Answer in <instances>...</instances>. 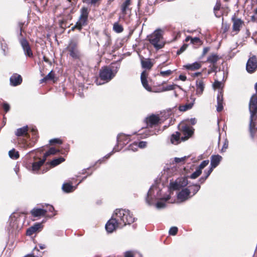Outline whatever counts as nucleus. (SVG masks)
I'll return each mask as SVG.
<instances>
[{
  "mask_svg": "<svg viewBox=\"0 0 257 257\" xmlns=\"http://www.w3.org/2000/svg\"><path fill=\"white\" fill-rule=\"evenodd\" d=\"M113 214L117 221H119V224L122 227L127 224H130L135 221L133 215L128 210L116 209Z\"/></svg>",
  "mask_w": 257,
  "mask_h": 257,
  "instance_id": "nucleus-1",
  "label": "nucleus"
},
{
  "mask_svg": "<svg viewBox=\"0 0 257 257\" xmlns=\"http://www.w3.org/2000/svg\"><path fill=\"white\" fill-rule=\"evenodd\" d=\"M155 191L157 192V194L155 196V197L156 199L157 200H162L167 202L171 198V196L169 194H166L163 195H162L161 190H160V189H159L157 187V186L153 185L149 190L147 194V197L146 198V202L150 205L153 204V201L151 200V199L153 194L154 193Z\"/></svg>",
  "mask_w": 257,
  "mask_h": 257,
  "instance_id": "nucleus-2",
  "label": "nucleus"
},
{
  "mask_svg": "<svg viewBox=\"0 0 257 257\" xmlns=\"http://www.w3.org/2000/svg\"><path fill=\"white\" fill-rule=\"evenodd\" d=\"M89 12L90 10L88 8L85 7L81 8L80 11V15L78 21L76 22L75 25L72 28V30L75 28L81 30L83 26H86L87 24Z\"/></svg>",
  "mask_w": 257,
  "mask_h": 257,
  "instance_id": "nucleus-3",
  "label": "nucleus"
},
{
  "mask_svg": "<svg viewBox=\"0 0 257 257\" xmlns=\"http://www.w3.org/2000/svg\"><path fill=\"white\" fill-rule=\"evenodd\" d=\"M117 71L113 72L111 69L109 67H105L102 68L99 73V77L100 80L102 81V82H98V80H97L96 81L97 85H101L105 83L109 82L111 80L115 75Z\"/></svg>",
  "mask_w": 257,
  "mask_h": 257,
  "instance_id": "nucleus-4",
  "label": "nucleus"
},
{
  "mask_svg": "<svg viewBox=\"0 0 257 257\" xmlns=\"http://www.w3.org/2000/svg\"><path fill=\"white\" fill-rule=\"evenodd\" d=\"M130 135H125L123 134H119L117 137V145L114 147L112 152L107 154L104 157V158H102V159H100L98 161L100 162V163H101L104 158H108L113 152L119 151L120 150V149L119 148V145L121 146V148H122L123 145L128 143V142L130 141Z\"/></svg>",
  "mask_w": 257,
  "mask_h": 257,
  "instance_id": "nucleus-5",
  "label": "nucleus"
},
{
  "mask_svg": "<svg viewBox=\"0 0 257 257\" xmlns=\"http://www.w3.org/2000/svg\"><path fill=\"white\" fill-rule=\"evenodd\" d=\"M249 110L250 112L249 128L250 131L254 127L255 124L253 122L254 116L257 113V96L253 95L250 99L249 103Z\"/></svg>",
  "mask_w": 257,
  "mask_h": 257,
  "instance_id": "nucleus-6",
  "label": "nucleus"
},
{
  "mask_svg": "<svg viewBox=\"0 0 257 257\" xmlns=\"http://www.w3.org/2000/svg\"><path fill=\"white\" fill-rule=\"evenodd\" d=\"M148 38L150 43L155 48L159 49L163 47V45L160 42V40L162 38V35L160 30L155 31Z\"/></svg>",
  "mask_w": 257,
  "mask_h": 257,
  "instance_id": "nucleus-7",
  "label": "nucleus"
},
{
  "mask_svg": "<svg viewBox=\"0 0 257 257\" xmlns=\"http://www.w3.org/2000/svg\"><path fill=\"white\" fill-rule=\"evenodd\" d=\"M70 56L73 59H78L80 56V53L78 48V43L74 40H71L66 48Z\"/></svg>",
  "mask_w": 257,
  "mask_h": 257,
  "instance_id": "nucleus-8",
  "label": "nucleus"
},
{
  "mask_svg": "<svg viewBox=\"0 0 257 257\" xmlns=\"http://www.w3.org/2000/svg\"><path fill=\"white\" fill-rule=\"evenodd\" d=\"M123 227L119 224V221L112 214L111 218L105 224V229L108 232L111 233L117 228H121Z\"/></svg>",
  "mask_w": 257,
  "mask_h": 257,
  "instance_id": "nucleus-9",
  "label": "nucleus"
},
{
  "mask_svg": "<svg viewBox=\"0 0 257 257\" xmlns=\"http://www.w3.org/2000/svg\"><path fill=\"white\" fill-rule=\"evenodd\" d=\"M188 184V180L186 178H179L175 182L170 183V188L173 190H179L187 186Z\"/></svg>",
  "mask_w": 257,
  "mask_h": 257,
  "instance_id": "nucleus-10",
  "label": "nucleus"
},
{
  "mask_svg": "<svg viewBox=\"0 0 257 257\" xmlns=\"http://www.w3.org/2000/svg\"><path fill=\"white\" fill-rule=\"evenodd\" d=\"M246 69L249 73L254 72L257 69V58L255 56H253L248 59L246 65Z\"/></svg>",
  "mask_w": 257,
  "mask_h": 257,
  "instance_id": "nucleus-11",
  "label": "nucleus"
},
{
  "mask_svg": "<svg viewBox=\"0 0 257 257\" xmlns=\"http://www.w3.org/2000/svg\"><path fill=\"white\" fill-rule=\"evenodd\" d=\"M7 228L9 231L11 233L18 231L20 229L18 219L15 217H11Z\"/></svg>",
  "mask_w": 257,
  "mask_h": 257,
  "instance_id": "nucleus-12",
  "label": "nucleus"
},
{
  "mask_svg": "<svg viewBox=\"0 0 257 257\" xmlns=\"http://www.w3.org/2000/svg\"><path fill=\"white\" fill-rule=\"evenodd\" d=\"M190 194L191 191L188 188L182 189L177 194V198L181 202L185 201L192 197Z\"/></svg>",
  "mask_w": 257,
  "mask_h": 257,
  "instance_id": "nucleus-13",
  "label": "nucleus"
},
{
  "mask_svg": "<svg viewBox=\"0 0 257 257\" xmlns=\"http://www.w3.org/2000/svg\"><path fill=\"white\" fill-rule=\"evenodd\" d=\"M181 131L184 136L181 138V140L182 141L188 139L193 133L192 127L187 125L182 126Z\"/></svg>",
  "mask_w": 257,
  "mask_h": 257,
  "instance_id": "nucleus-14",
  "label": "nucleus"
},
{
  "mask_svg": "<svg viewBox=\"0 0 257 257\" xmlns=\"http://www.w3.org/2000/svg\"><path fill=\"white\" fill-rule=\"evenodd\" d=\"M205 83L204 81V79H197L196 81V94L198 96H200L202 94L204 88Z\"/></svg>",
  "mask_w": 257,
  "mask_h": 257,
  "instance_id": "nucleus-15",
  "label": "nucleus"
},
{
  "mask_svg": "<svg viewBox=\"0 0 257 257\" xmlns=\"http://www.w3.org/2000/svg\"><path fill=\"white\" fill-rule=\"evenodd\" d=\"M148 76V73L146 71H144L142 72L141 75V82L143 87L148 91H153L152 88L148 85V81L147 79Z\"/></svg>",
  "mask_w": 257,
  "mask_h": 257,
  "instance_id": "nucleus-16",
  "label": "nucleus"
},
{
  "mask_svg": "<svg viewBox=\"0 0 257 257\" xmlns=\"http://www.w3.org/2000/svg\"><path fill=\"white\" fill-rule=\"evenodd\" d=\"M223 94L221 90H219L218 94L217 97V106H216V110L218 112H220L222 110L223 108Z\"/></svg>",
  "mask_w": 257,
  "mask_h": 257,
  "instance_id": "nucleus-17",
  "label": "nucleus"
},
{
  "mask_svg": "<svg viewBox=\"0 0 257 257\" xmlns=\"http://www.w3.org/2000/svg\"><path fill=\"white\" fill-rule=\"evenodd\" d=\"M232 20L233 22L232 30L237 33L240 31V29L242 26L243 22L240 19L233 18Z\"/></svg>",
  "mask_w": 257,
  "mask_h": 257,
  "instance_id": "nucleus-18",
  "label": "nucleus"
},
{
  "mask_svg": "<svg viewBox=\"0 0 257 257\" xmlns=\"http://www.w3.org/2000/svg\"><path fill=\"white\" fill-rule=\"evenodd\" d=\"M22 82V78L21 75L17 74H13L10 77V83L12 86H17Z\"/></svg>",
  "mask_w": 257,
  "mask_h": 257,
  "instance_id": "nucleus-19",
  "label": "nucleus"
},
{
  "mask_svg": "<svg viewBox=\"0 0 257 257\" xmlns=\"http://www.w3.org/2000/svg\"><path fill=\"white\" fill-rule=\"evenodd\" d=\"M42 227V224L40 223H36L34 225L29 227L26 232L27 235L30 236L36 232L38 230Z\"/></svg>",
  "mask_w": 257,
  "mask_h": 257,
  "instance_id": "nucleus-20",
  "label": "nucleus"
},
{
  "mask_svg": "<svg viewBox=\"0 0 257 257\" xmlns=\"http://www.w3.org/2000/svg\"><path fill=\"white\" fill-rule=\"evenodd\" d=\"M159 120V116L156 115H152L146 118L147 124L151 126L158 124Z\"/></svg>",
  "mask_w": 257,
  "mask_h": 257,
  "instance_id": "nucleus-21",
  "label": "nucleus"
},
{
  "mask_svg": "<svg viewBox=\"0 0 257 257\" xmlns=\"http://www.w3.org/2000/svg\"><path fill=\"white\" fill-rule=\"evenodd\" d=\"M47 212L46 209L37 208H34L31 211V213L34 217L44 216Z\"/></svg>",
  "mask_w": 257,
  "mask_h": 257,
  "instance_id": "nucleus-22",
  "label": "nucleus"
},
{
  "mask_svg": "<svg viewBox=\"0 0 257 257\" xmlns=\"http://www.w3.org/2000/svg\"><path fill=\"white\" fill-rule=\"evenodd\" d=\"M222 157L219 155H213L211 157V167L213 168H216L220 163Z\"/></svg>",
  "mask_w": 257,
  "mask_h": 257,
  "instance_id": "nucleus-23",
  "label": "nucleus"
},
{
  "mask_svg": "<svg viewBox=\"0 0 257 257\" xmlns=\"http://www.w3.org/2000/svg\"><path fill=\"white\" fill-rule=\"evenodd\" d=\"M220 59V57L216 54H211L207 59L206 62L210 64H216L217 61Z\"/></svg>",
  "mask_w": 257,
  "mask_h": 257,
  "instance_id": "nucleus-24",
  "label": "nucleus"
},
{
  "mask_svg": "<svg viewBox=\"0 0 257 257\" xmlns=\"http://www.w3.org/2000/svg\"><path fill=\"white\" fill-rule=\"evenodd\" d=\"M131 5V0H125L121 6V12L122 14L124 16L126 14L128 10H130L129 7Z\"/></svg>",
  "mask_w": 257,
  "mask_h": 257,
  "instance_id": "nucleus-25",
  "label": "nucleus"
},
{
  "mask_svg": "<svg viewBox=\"0 0 257 257\" xmlns=\"http://www.w3.org/2000/svg\"><path fill=\"white\" fill-rule=\"evenodd\" d=\"M28 131V126H25L22 127L18 128L15 133V134L18 137L25 136L27 135Z\"/></svg>",
  "mask_w": 257,
  "mask_h": 257,
  "instance_id": "nucleus-26",
  "label": "nucleus"
},
{
  "mask_svg": "<svg viewBox=\"0 0 257 257\" xmlns=\"http://www.w3.org/2000/svg\"><path fill=\"white\" fill-rule=\"evenodd\" d=\"M45 161L46 160L43 158V159L40 160L38 162L33 163L32 171L34 172L38 171L39 170L41 166H42L43 165Z\"/></svg>",
  "mask_w": 257,
  "mask_h": 257,
  "instance_id": "nucleus-27",
  "label": "nucleus"
},
{
  "mask_svg": "<svg viewBox=\"0 0 257 257\" xmlns=\"http://www.w3.org/2000/svg\"><path fill=\"white\" fill-rule=\"evenodd\" d=\"M180 133L178 132H176L175 134H173L171 137V142L172 144L177 145L180 143Z\"/></svg>",
  "mask_w": 257,
  "mask_h": 257,
  "instance_id": "nucleus-28",
  "label": "nucleus"
},
{
  "mask_svg": "<svg viewBox=\"0 0 257 257\" xmlns=\"http://www.w3.org/2000/svg\"><path fill=\"white\" fill-rule=\"evenodd\" d=\"M201 66L200 63L195 62L192 64H187L185 66L187 69L190 70H195L199 69Z\"/></svg>",
  "mask_w": 257,
  "mask_h": 257,
  "instance_id": "nucleus-29",
  "label": "nucleus"
},
{
  "mask_svg": "<svg viewBox=\"0 0 257 257\" xmlns=\"http://www.w3.org/2000/svg\"><path fill=\"white\" fill-rule=\"evenodd\" d=\"M63 190L66 193H69L74 191L76 187L73 186L72 185L69 183H64L62 185Z\"/></svg>",
  "mask_w": 257,
  "mask_h": 257,
  "instance_id": "nucleus-30",
  "label": "nucleus"
},
{
  "mask_svg": "<svg viewBox=\"0 0 257 257\" xmlns=\"http://www.w3.org/2000/svg\"><path fill=\"white\" fill-rule=\"evenodd\" d=\"M60 152L59 150L54 148H51L47 152H46L43 156V158L46 160L47 158L51 155H55Z\"/></svg>",
  "mask_w": 257,
  "mask_h": 257,
  "instance_id": "nucleus-31",
  "label": "nucleus"
},
{
  "mask_svg": "<svg viewBox=\"0 0 257 257\" xmlns=\"http://www.w3.org/2000/svg\"><path fill=\"white\" fill-rule=\"evenodd\" d=\"M142 66L143 68L150 69L153 66V64L149 60H141Z\"/></svg>",
  "mask_w": 257,
  "mask_h": 257,
  "instance_id": "nucleus-32",
  "label": "nucleus"
},
{
  "mask_svg": "<svg viewBox=\"0 0 257 257\" xmlns=\"http://www.w3.org/2000/svg\"><path fill=\"white\" fill-rule=\"evenodd\" d=\"M9 156L11 159L16 160L19 157V153L15 149H13L9 152Z\"/></svg>",
  "mask_w": 257,
  "mask_h": 257,
  "instance_id": "nucleus-33",
  "label": "nucleus"
},
{
  "mask_svg": "<svg viewBox=\"0 0 257 257\" xmlns=\"http://www.w3.org/2000/svg\"><path fill=\"white\" fill-rule=\"evenodd\" d=\"M64 161V159L62 157H60L54 159L50 163V164L51 165V166L55 167Z\"/></svg>",
  "mask_w": 257,
  "mask_h": 257,
  "instance_id": "nucleus-34",
  "label": "nucleus"
},
{
  "mask_svg": "<svg viewBox=\"0 0 257 257\" xmlns=\"http://www.w3.org/2000/svg\"><path fill=\"white\" fill-rule=\"evenodd\" d=\"M113 30L116 33H119L123 31V28L121 25H119L118 23H115L113 24Z\"/></svg>",
  "mask_w": 257,
  "mask_h": 257,
  "instance_id": "nucleus-35",
  "label": "nucleus"
},
{
  "mask_svg": "<svg viewBox=\"0 0 257 257\" xmlns=\"http://www.w3.org/2000/svg\"><path fill=\"white\" fill-rule=\"evenodd\" d=\"M193 103H188L184 105H181L179 107V110L181 111H186L190 108H191L193 106Z\"/></svg>",
  "mask_w": 257,
  "mask_h": 257,
  "instance_id": "nucleus-36",
  "label": "nucleus"
},
{
  "mask_svg": "<svg viewBox=\"0 0 257 257\" xmlns=\"http://www.w3.org/2000/svg\"><path fill=\"white\" fill-rule=\"evenodd\" d=\"M20 43L23 50L25 49H27V47L30 46L28 42L25 38H22L20 39Z\"/></svg>",
  "mask_w": 257,
  "mask_h": 257,
  "instance_id": "nucleus-37",
  "label": "nucleus"
},
{
  "mask_svg": "<svg viewBox=\"0 0 257 257\" xmlns=\"http://www.w3.org/2000/svg\"><path fill=\"white\" fill-rule=\"evenodd\" d=\"M221 4L220 2H217L215 7H214V12L215 16L216 17H219L220 15L218 13V11L220 10Z\"/></svg>",
  "mask_w": 257,
  "mask_h": 257,
  "instance_id": "nucleus-38",
  "label": "nucleus"
},
{
  "mask_svg": "<svg viewBox=\"0 0 257 257\" xmlns=\"http://www.w3.org/2000/svg\"><path fill=\"white\" fill-rule=\"evenodd\" d=\"M191 43L196 45H201L202 44L201 40L198 37H194L191 39Z\"/></svg>",
  "mask_w": 257,
  "mask_h": 257,
  "instance_id": "nucleus-39",
  "label": "nucleus"
},
{
  "mask_svg": "<svg viewBox=\"0 0 257 257\" xmlns=\"http://www.w3.org/2000/svg\"><path fill=\"white\" fill-rule=\"evenodd\" d=\"M201 173L202 171L197 168L196 171L191 175L190 178L193 179H196L201 175Z\"/></svg>",
  "mask_w": 257,
  "mask_h": 257,
  "instance_id": "nucleus-40",
  "label": "nucleus"
},
{
  "mask_svg": "<svg viewBox=\"0 0 257 257\" xmlns=\"http://www.w3.org/2000/svg\"><path fill=\"white\" fill-rule=\"evenodd\" d=\"M166 206V202L162 200H160L156 204V207L158 209L164 208Z\"/></svg>",
  "mask_w": 257,
  "mask_h": 257,
  "instance_id": "nucleus-41",
  "label": "nucleus"
},
{
  "mask_svg": "<svg viewBox=\"0 0 257 257\" xmlns=\"http://www.w3.org/2000/svg\"><path fill=\"white\" fill-rule=\"evenodd\" d=\"M138 148V143L135 142L133 144H131L128 146V150L132 151L133 152H135V151H137Z\"/></svg>",
  "mask_w": 257,
  "mask_h": 257,
  "instance_id": "nucleus-42",
  "label": "nucleus"
},
{
  "mask_svg": "<svg viewBox=\"0 0 257 257\" xmlns=\"http://www.w3.org/2000/svg\"><path fill=\"white\" fill-rule=\"evenodd\" d=\"M25 54L30 57H31L33 56V53L32 52L30 46L27 48V49H25L23 50Z\"/></svg>",
  "mask_w": 257,
  "mask_h": 257,
  "instance_id": "nucleus-43",
  "label": "nucleus"
},
{
  "mask_svg": "<svg viewBox=\"0 0 257 257\" xmlns=\"http://www.w3.org/2000/svg\"><path fill=\"white\" fill-rule=\"evenodd\" d=\"M209 164V160H205L203 161L197 168L199 170H200L201 171L203 169H204L208 164Z\"/></svg>",
  "mask_w": 257,
  "mask_h": 257,
  "instance_id": "nucleus-44",
  "label": "nucleus"
},
{
  "mask_svg": "<svg viewBox=\"0 0 257 257\" xmlns=\"http://www.w3.org/2000/svg\"><path fill=\"white\" fill-rule=\"evenodd\" d=\"M178 232V228L175 226H173L170 228L169 233L170 235H175Z\"/></svg>",
  "mask_w": 257,
  "mask_h": 257,
  "instance_id": "nucleus-45",
  "label": "nucleus"
},
{
  "mask_svg": "<svg viewBox=\"0 0 257 257\" xmlns=\"http://www.w3.org/2000/svg\"><path fill=\"white\" fill-rule=\"evenodd\" d=\"M188 44H184L177 52V55H180L186 50L188 47Z\"/></svg>",
  "mask_w": 257,
  "mask_h": 257,
  "instance_id": "nucleus-46",
  "label": "nucleus"
},
{
  "mask_svg": "<svg viewBox=\"0 0 257 257\" xmlns=\"http://www.w3.org/2000/svg\"><path fill=\"white\" fill-rule=\"evenodd\" d=\"M175 85H169L167 86L163 87L162 88V91H166L173 90L175 88Z\"/></svg>",
  "mask_w": 257,
  "mask_h": 257,
  "instance_id": "nucleus-47",
  "label": "nucleus"
},
{
  "mask_svg": "<svg viewBox=\"0 0 257 257\" xmlns=\"http://www.w3.org/2000/svg\"><path fill=\"white\" fill-rule=\"evenodd\" d=\"M200 186L198 184H195L193 185V188L192 190L193 195L192 196L194 195L200 189Z\"/></svg>",
  "mask_w": 257,
  "mask_h": 257,
  "instance_id": "nucleus-48",
  "label": "nucleus"
},
{
  "mask_svg": "<svg viewBox=\"0 0 257 257\" xmlns=\"http://www.w3.org/2000/svg\"><path fill=\"white\" fill-rule=\"evenodd\" d=\"M172 73V71L168 70L166 71H162L160 72V75L162 76H167L171 75Z\"/></svg>",
  "mask_w": 257,
  "mask_h": 257,
  "instance_id": "nucleus-49",
  "label": "nucleus"
},
{
  "mask_svg": "<svg viewBox=\"0 0 257 257\" xmlns=\"http://www.w3.org/2000/svg\"><path fill=\"white\" fill-rule=\"evenodd\" d=\"M209 67L210 69L208 71L209 73H210L213 72H216L218 68L216 64H211V65Z\"/></svg>",
  "mask_w": 257,
  "mask_h": 257,
  "instance_id": "nucleus-50",
  "label": "nucleus"
},
{
  "mask_svg": "<svg viewBox=\"0 0 257 257\" xmlns=\"http://www.w3.org/2000/svg\"><path fill=\"white\" fill-rule=\"evenodd\" d=\"M135 254L132 251H126L124 253V257H135Z\"/></svg>",
  "mask_w": 257,
  "mask_h": 257,
  "instance_id": "nucleus-51",
  "label": "nucleus"
},
{
  "mask_svg": "<svg viewBox=\"0 0 257 257\" xmlns=\"http://www.w3.org/2000/svg\"><path fill=\"white\" fill-rule=\"evenodd\" d=\"M100 1V0H85V2L88 5H91L93 6H95Z\"/></svg>",
  "mask_w": 257,
  "mask_h": 257,
  "instance_id": "nucleus-52",
  "label": "nucleus"
},
{
  "mask_svg": "<svg viewBox=\"0 0 257 257\" xmlns=\"http://www.w3.org/2000/svg\"><path fill=\"white\" fill-rule=\"evenodd\" d=\"M213 87L215 88L220 89L222 87V82L217 80H215L214 84Z\"/></svg>",
  "mask_w": 257,
  "mask_h": 257,
  "instance_id": "nucleus-53",
  "label": "nucleus"
},
{
  "mask_svg": "<svg viewBox=\"0 0 257 257\" xmlns=\"http://www.w3.org/2000/svg\"><path fill=\"white\" fill-rule=\"evenodd\" d=\"M147 143L145 141H141L138 143V147L140 148L143 149L147 147Z\"/></svg>",
  "mask_w": 257,
  "mask_h": 257,
  "instance_id": "nucleus-54",
  "label": "nucleus"
},
{
  "mask_svg": "<svg viewBox=\"0 0 257 257\" xmlns=\"http://www.w3.org/2000/svg\"><path fill=\"white\" fill-rule=\"evenodd\" d=\"M186 158V157H181V158H174V161L175 163H180V162H184L185 159Z\"/></svg>",
  "mask_w": 257,
  "mask_h": 257,
  "instance_id": "nucleus-55",
  "label": "nucleus"
},
{
  "mask_svg": "<svg viewBox=\"0 0 257 257\" xmlns=\"http://www.w3.org/2000/svg\"><path fill=\"white\" fill-rule=\"evenodd\" d=\"M54 77V74L53 73L52 71H51L50 72L48 75L43 78V79H52Z\"/></svg>",
  "mask_w": 257,
  "mask_h": 257,
  "instance_id": "nucleus-56",
  "label": "nucleus"
},
{
  "mask_svg": "<svg viewBox=\"0 0 257 257\" xmlns=\"http://www.w3.org/2000/svg\"><path fill=\"white\" fill-rule=\"evenodd\" d=\"M49 142L51 144L57 143V144H61L62 143V141L59 139H51L49 141Z\"/></svg>",
  "mask_w": 257,
  "mask_h": 257,
  "instance_id": "nucleus-57",
  "label": "nucleus"
},
{
  "mask_svg": "<svg viewBox=\"0 0 257 257\" xmlns=\"http://www.w3.org/2000/svg\"><path fill=\"white\" fill-rule=\"evenodd\" d=\"M214 168H213L212 167H210V169L208 170V171H204V173L206 174V177L207 178L210 175V174L211 173V172H212Z\"/></svg>",
  "mask_w": 257,
  "mask_h": 257,
  "instance_id": "nucleus-58",
  "label": "nucleus"
},
{
  "mask_svg": "<svg viewBox=\"0 0 257 257\" xmlns=\"http://www.w3.org/2000/svg\"><path fill=\"white\" fill-rule=\"evenodd\" d=\"M3 108L6 112H8L10 109V105L7 103H4Z\"/></svg>",
  "mask_w": 257,
  "mask_h": 257,
  "instance_id": "nucleus-59",
  "label": "nucleus"
},
{
  "mask_svg": "<svg viewBox=\"0 0 257 257\" xmlns=\"http://www.w3.org/2000/svg\"><path fill=\"white\" fill-rule=\"evenodd\" d=\"M209 50H210L209 47L204 48V49L203 50L202 54V57L206 55V54L209 51Z\"/></svg>",
  "mask_w": 257,
  "mask_h": 257,
  "instance_id": "nucleus-60",
  "label": "nucleus"
},
{
  "mask_svg": "<svg viewBox=\"0 0 257 257\" xmlns=\"http://www.w3.org/2000/svg\"><path fill=\"white\" fill-rule=\"evenodd\" d=\"M47 207L48 208L47 210H46L47 211L53 212L54 210V208L52 205L48 204Z\"/></svg>",
  "mask_w": 257,
  "mask_h": 257,
  "instance_id": "nucleus-61",
  "label": "nucleus"
},
{
  "mask_svg": "<svg viewBox=\"0 0 257 257\" xmlns=\"http://www.w3.org/2000/svg\"><path fill=\"white\" fill-rule=\"evenodd\" d=\"M251 19L253 22H257V14H254L251 17Z\"/></svg>",
  "mask_w": 257,
  "mask_h": 257,
  "instance_id": "nucleus-62",
  "label": "nucleus"
},
{
  "mask_svg": "<svg viewBox=\"0 0 257 257\" xmlns=\"http://www.w3.org/2000/svg\"><path fill=\"white\" fill-rule=\"evenodd\" d=\"M179 79L181 80L182 81H185L187 79V77L186 76L183 75H180L179 76Z\"/></svg>",
  "mask_w": 257,
  "mask_h": 257,
  "instance_id": "nucleus-63",
  "label": "nucleus"
},
{
  "mask_svg": "<svg viewBox=\"0 0 257 257\" xmlns=\"http://www.w3.org/2000/svg\"><path fill=\"white\" fill-rule=\"evenodd\" d=\"M207 179V178L206 177H201L200 179H199V181L200 182L201 184L203 183L205 181V180Z\"/></svg>",
  "mask_w": 257,
  "mask_h": 257,
  "instance_id": "nucleus-64",
  "label": "nucleus"
}]
</instances>
